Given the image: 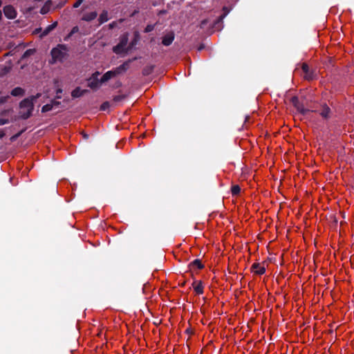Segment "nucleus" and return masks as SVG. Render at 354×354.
Returning <instances> with one entry per match:
<instances>
[{
    "instance_id": "1",
    "label": "nucleus",
    "mask_w": 354,
    "mask_h": 354,
    "mask_svg": "<svg viewBox=\"0 0 354 354\" xmlns=\"http://www.w3.org/2000/svg\"><path fill=\"white\" fill-rule=\"evenodd\" d=\"M41 96L40 93L35 95H31L29 97L24 99L19 103L20 111L19 112V118L23 120L29 118L34 109V102Z\"/></svg>"
},
{
    "instance_id": "2",
    "label": "nucleus",
    "mask_w": 354,
    "mask_h": 354,
    "mask_svg": "<svg viewBox=\"0 0 354 354\" xmlns=\"http://www.w3.org/2000/svg\"><path fill=\"white\" fill-rule=\"evenodd\" d=\"M225 15L219 16L217 18L203 19L201 21V29H203L205 35H209L216 30L222 28L223 19Z\"/></svg>"
},
{
    "instance_id": "3",
    "label": "nucleus",
    "mask_w": 354,
    "mask_h": 354,
    "mask_svg": "<svg viewBox=\"0 0 354 354\" xmlns=\"http://www.w3.org/2000/svg\"><path fill=\"white\" fill-rule=\"evenodd\" d=\"M68 48L65 44H58L50 50L51 59L49 63L55 64L57 62L62 63L68 56Z\"/></svg>"
},
{
    "instance_id": "4",
    "label": "nucleus",
    "mask_w": 354,
    "mask_h": 354,
    "mask_svg": "<svg viewBox=\"0 0 354 354\" xmlns=\"http://www.w3.org/2000/svg\"><path fill=\"white\" fill-rule=\"evenodd\" d=\"M131 61V59L125 61L119 66L106 72L101 77L100 82L104 83L113 77L124 73L129 68Z\"/></svg>"
},
{
    "instance_id": "5",
    "label": "nucleus",
    "mask_w": 354,
    "mask_h": 354,
    "mask_svg": "<svg viewBox=\"0 0 354 354\" xmlns=\"http://www.w3.org/2000/svg\"><path fill=\"white\" fill-rule=\"evenodd\" d=\"M189 274L194 279V281L192 282L194 291L196 293V295H199V281L196 279V275H198L199 273V259L194 260L189 264Z\"/></svg>"
},
{
    "instance_id": "6",
    "label": "nucleus",
    "mask_w": 354,
    "mask_h": 354,
    "mask_svg": "<svg viewBox=\"0 0 354 354\" xmlns=\"http://www.w3.org/2000/svg\"><path fill=\"white\" fill-rule=\"evenodd\" d=\"M290 102L297 109V110L303 115H306L308 113L313 112L309 109L304 108V106L299 102V99L297 96H293L290 98Z\"/></svg>"
},
{
    "instance_id": "7",
    "label": "nucleus",
    "mask_w": 354,
    "mask_h": 354,
    "mask_svg": "<svg viewBox=\"0 0 354 354\" xmlns=\"http://www.w3.org/2000/svg\"><path fill=\"white\" fill-rule=\"evenodd\" d=\"M100 75V72H95L91 77H89L88 81V86L93 90H96L98 88L100 82V80L98 79V76Z\"/></svg>"
},
{
    "instance_id": "8",
    "label": "nucleus",
    "mask_w": 354,
    "mask_h": 354,
    "mask_svg": "<svg viewBox=\"0 0 354 354\" xmlns=\"http://www.w3.org/2000/svg\"><path fill=\"white\" fill-rule=\"evenodd\" d=\"M3 13L6 17L10 19H14L17 17V11L11 5L4 6Z\"/></svg>"
},
{
    "instance_id": "9",
    "label": "nucleus",
    "mask_w": 354,
    "mask_h": 354,
    "mask_svg": "<svg viewBox=\"0 0 354 354\" xmlns=\"http://www.w3.org/2000/svg\"><path fill=\"white\" fill-rule=\"evenodd\" d=\"M315 112H318L319 114L324 118V119H329L331 115V110L330 107L326 104H324L321 106V109L319 111H315Z\"/></svg>"
},
{
    "instance_id": "10",
    "label": "nucleus",
    "mask_w": 354,
    "mask_h": 354,
    "mask_svg": "<svg viewBox=\"0 0 354 354\" xmlns=\"http://www.w3.org/2000/svg\"><path fill=\"white\" fill-rule=\"evenodd\" d=\"M175 39V34L171 31L162 37V44L165 46H170Z\"/></svg>"
},
{
    "instance_id": "11",
    "label": "nucleus",
    "mask_w": 354,
    "mask_h": 354,
    "mask_svg": "<svg viewBox=\"0 0 354 354\" xmlns=\"http://www.w3.org/2000/svg\"><path fill=\"white\" fill-rule=\"evenodd\" d=\"M251 270L257 274H263L266 272L265 266L259 263H254L251 266Z\"/></svg>"
},
{
    "instance_id": "12",
    "label": "nucleus",
    "mask_w": 354,
    "mask_h": 354,
    "mask_svg": "<svg viewBox=\"0 0 354 354\" xmlns=\"http://www.w3.org/2000/svg\"><path fill=\"white\" fill-rule=\"evenodd\" d=\"M301 70L304 72V77L307 80H311L313 79V73L310 71L309 66L306 63H302Z\"/></svg>"
},
{
    "instance_id": "13",
    "label": "nucleus",
    "mask_w": 354,
    "mask_h": 354,
    "mask_svg": "<svg viewBox=\"0 0 354 354\" xmlns=\"http://www.w3.org/2000/svg\"><path fill=\"white\" fill-rule=\"evenodd\" d=\"M97 16L96 11L86 13L83 15L82 19L85 21H91L94 20Z\"/></svg>"
},
{
    "instance_id": "14",
    "label": "nucleus",
    "mask_w": 354,
    "mask_h": 354,
    "mask_svg": "<svg viewBox=\"0 0 354 354\" xmlns=\"http://www.w3.org/2000/svg\"><path fill=\"white\" fill-rule=\"evenodd\" d=\"M128 48L122 47L119 44H118L116 46H113V51L117 55L122 54V53H127L129 51Z\"/></svg>"
},
{
    "instance_id": "15",
    "label": "nucleus",
    "mask_w": 354,
    "mask_h": 354,
    "mask_svg": "<svg viewBox=\"0 0 354 354\" xmlns=\"http://www.w3.org/2000/svg\"><path fill=\"white\" fill-rule=\"evenodd\" d=\"M57 26V22L55 21L50 25H48L42 32L41 37H45L48 35L53 30H54Z\"/></svg>"
},
{
    "instance_id": "16",
    "label": "nucleus",
    "mask_w": 354,
    "mask_h": 354,
    "mask_svg": "<svg viewBox=\"0 0 354 354\" xmlns=\"http://www.w3.org/2000/svg\"><path fill=\"white\" fill-rule=\"evenodd\" d=\"M109 19L107 10H103L98 18L99 24H102Z\"/></svg>"
},
{
    "instance_id": "17",
    "label": "nucleus",
    "mask_w": 354,
    "mask_h": 354,
    "mask_svg": "<svg viewBox=\"0 0 354 354\" xmlns=\"http://www.w3.org/2000/svg\"><path fill=\"white\" fill-rule=\"evenodd\" d=\"M52 4H53V3L50 0H48L47 1H46L44 5L40 10V13L41 15H45V14L48 13L50 9Z\"/></svg>"
},
{
    "instance_id": "18",
    "label": "nucleus",
    "mask_w": 354,
    "mask_h": 354,
    "mask_svg": "<svg viewBox=\"0 0 354 354\" xmlns=\"http://www.w3.org/2000/svg\"><path fill=\"white\" fill-rule=\"evenodd\" d=\"M10 94L12 96H23L25 94V90L21 87H15L11 91Z\"/></svg>"
},
{
    "instance_id": "19",
    "label": "nucleus",
    "mask_w": 354,
    "mask_h": 354,
    "mask_svg": "<svg viewBox=\"0 0 354 354\" xmlns=\"http://www.w3.org/2000/svg\"><path fill=\"white\" fill-rule=\"evenodd\" d=\"M128 41H129V37H128V34L127 33H125V34H123L120 37V41H119V44L120 46H122V47H125L127 46V44H128Z\"/></svg>"
},
{
    "instance_id": "20",
    "label": "nucleus",
    "mask_w": 354,
    "mask_h": 354,
    "mask_svg": "<svg viewBox=\"0 0 354 354\" xmlns=\"http://www.w3.org/2000/svg\"><path fill=\"white\" fill-rule=\"evenodd\" d=\"M154 69V66L149 65L145 66L142 70V75L145 76L149 75L152 73Z\"/></svg>"
},
{
    "instance_id": "21",
    "label": "nucleus",
    "mask_w": 354,
    "mask_h": 354,
    "mask_svg": "<svg viewBox=\"0 0 354 354\" xmlns=\"http://www.w3.org/2000/svg\"><path fill=\"white\" fill-rule=\"evenodd\" d=\"M71 96L73 97V98H77L82 97L81 88L77 86L74 90H73V91L71 92Z\"/></svg>"
},
{
    "instance_id": "22",
    "label": "nucleus",
    "mask_w": 354,
    "mask_h": 354,
    "mask_svg": "<svg viewBox=\"0 0 354 354\" xmlns=\"http://www.w3.org/2000/svg\"><path fill=\"white\" fill-rule=\"evenodd\" d=\"M231 192L233 196H237L241 192V187L238 185H234L231 187Z\"/></svg>"
},
{
    "instance_id": "23",
    "label": "nucleus",
    "mask_w": 354,
    "mask_h": 354,
    "mask_svg": "<svg viewBox=\"0 0 354 354\" xmlns=\"http://www.w3.org/2000/svg\"><path fill=\"white\" fill-rule=\"evenodd\" d=\"M35 53V49H31V48L28 49L24 53L22 57H21V59H26V58L32 55Z\"/></svg>"
},
{
    "instance_id": "24",
    "label": "nucleus",
    "mask_w": 354,
    "mask_h": 354,
    "mask_svg": "<svg viewBox=\"0 0 354 354\" xmlns=\"http://www.w3.org/2000/svg\"><path fill=\"white\" fill-rule=\"evenodd\" d=\"M79 31V28L77 26H74L68 35L64 38L65 41H67L73 35L77 32Z\"/></svg>"
},
{
    "instance_id": "25",
    "label": "nucleus",
    "mask_w": 354,
    "mask_h": 354,
    "mask_svg": "<svg viewBox=\"0 0 354 354\" xmlns=\"http://www.w3.org/2000/svg\"><path fill=\"white\" fill-rule=\"evenodd\" d=\"M138 39H139V35H138V33H136L135 35V37L133 38V39L129 44V46L128 47L129 50L131 49L135 45L137 44Z\"/></svg>"
},
{
    "instance_id": "26",
    "label": "nucleus",
    "mask_w": 354,
    "mask_h": 354,
    "mask_svg": "<svg viewBox=\"0 0 354 354\" xmlns=\"http://www.w3.org/2000/svg\"><path fill=\"white\" fill-rule=\"evenodd\" d=\"M127 97V95H125V94L118 95H115L113 97V100L115 102H120V101L124 100Z\"/></svg>"
},
{
    "instance_id": "27",
    "label": "nucleus",
    "mask_w": 354,
    "mask_h": 354,
    "mask_svg": "<svg viewBox=\"0 0 354 354\" xmlns=\"http://www.w3.org/2000/svg\"><path fill=\"white\" fill-rule=\"evenodd\" d=\"M53 109V104H47L42 106L41 108V112L42 113H46Z\"/></svg>"
},
{
    "instance_id": "28",
    "label": "nucleus",
    "mask_w": 354,
    "mask_h": 354,
    "mask_svg": "<svg viewBox=\"0 0 354 354\" xmlns=\"http://www.w3.org/2000/svg\"><path fill=\"white\" fill-rule=\"evenodd\" d=\"M109 107H110L109 102L106 101L101 104L100 109V111H106V110L109 109Z\"/></svg>"
},
{
    "instance_id": "29",
    "label": "nucleus",
    "mask_w": 354,
    "mask_h": 354,
    "mask_svg": "<svg viewBox=\"0 0 354 354\" xmlns=\"http://www.w3.org/2000/svg\"><path fill=\"white\" fill-rule=\"evenodd\" d=\"M154 25H152V24H148L145 30H144V32H146V33H148V32H151L153 29H154Z\"/></svg>"
},
{
    "instance_id": "30",
    "label": "nucleus",
    "mask_w": 354,
    "mask_h": 354,
    "mask_svg": "<svg viewBox=\"0 0 354 354\" xmlns=\"http://www.w3.org/2000/svg\"><path fill=\"white\" fill-rule=\"evenodd\" d=\"M25 131V129H23L21 131H20L19 132H18L17 133H16L15 135L12 136L11 138H10V140L11 141H15L17 138H18Z\"/></svg>"
},
{
    "instance_id": "31",
    "label": "nucleus",
    "mask_w": 354,
    "mask_h": 354,
    "mask_svg": "<svg viewBox=\"0 0 354 354\" xmlns=\"http://www.w3.org/2000/svg\"><path fill=\"white\" fill-rule=\"evenodd\" d=\"M63 92V90L62 88H59L56 90V95H55V99H61L62 98V96L60 95V94Z\"/></svg>"
},
{
    "instance_id": "32",
    "label": "nucleus",
    "mask_w": 354,
    "mask_h": 354,
    "mask_svg": "<svg viewBox=\"0 0 354 354\" xmlns=\"http://www.w3.org/2000/svg\"><path fill=\"white\" fill-rule=\"evenodd\" d=\"M8 123H9L8 119L0 118V126L4 125V124H6Z\"/></svg>"
},
{
    "instance_id": "33",
    "label": "nucleus",
    "mask_w": 354,
    "mask_h": 354,
    "mask_svg": "<svg viewBox=\"0 0 354 354\" xmlns=\"http://www.w3.org/2000/svg\"><path fill=\"white\" fill-rule=\"evenodd\" d=\"M50 104H53V106H57L61 104V102H59V101L55 100H55L51 101Z\"/></svg>"
},
{
    "instance_id": "34",
    "label": "nucleus",
    "mask_w": 354,
    "mask_h": 354,
    "mask_svg": "<svg viewBox=\"0 0 354 354\" xmlns=\"http://www.w3.org/2000/svg\"><path fill=\"white\" fill-rule=\"evenodd\" d=\"M83 2V0H77L73 5V8H78L81 4Z\"/></svg>"
},
{
    "instance_id": "35",
    "label": "nucleus",
    "mask_w": 354,
    "mask_h": 354,
    "mask_svg": "<svg viewBox=\"0 0 354 354\" xmlns=\"http://www.w3.org/2000/svg\"><path fill=\"white\" fill-rule=\"evenodd\" d=\"M185 331L187 334H194V330L193 328H192L191 327L187 328Z\"/></svg>"
},
{
    "instance_id": "36",
    "label": "nucleus",
    "mask_w": 354,
    "mask_h": 354,
    "mask_svg": "<svg viewBox=\"0 0 354 354\" xmlns=\"http://www.w3.org/2000/svg\"><path fill=\"white\" fill-rule=\"evenodd\" d=\"M5 136V133L3 130L0 129V139L3 138Z\"/></svg>"
},
{
    "instance_id": "37",
    "label": "nucleus",
    "mask_w": 354,
    "mask_h": 354,
    "mask_svg": "<svg viewBox=\"0 0 354 354\" xmlns=\"http://www.w3.org/2000/svg\"><path fill=\"white\" fill-rule=\"evenodd\" d=\"M115 21H113L112 23H111V24H109V28H113L115 27Z\"/></svg>"
},
{
    "instance_id": "38",
    "label": "nucleus",
    "mask_w": 354,
    "mask_h": 354,
    "mask_svg": "<svg viewBox=\"0 0 354 354\" xmlns=\"http://www.w3.org/2000/svg\"><path fill=\"white\" fill-rule=\"evenodd\" d=\"M88 92V90L86 89H82V96L84 95L85 93H87Z\"/></svg>"
},
{
    "instance_id": "39",
    "label": "nucleus",
    "mask_w": 354,
    "mask_h": 354,
    "mask_svg": "<svg viewBox=\"0 0 354 354\" xmlns=\"http://www.w3.org/2000/svg\"><path fill=\"white\" fill-rule=\"evenodd\" d=\"M1 19H2V12H1V11L0 10V21L1 20Z\"/></svg>"
},
{
    "instance_id": "40",
    "label": "nucleus",
    "mask_w": 354,
    "mask_h": 354,
    "mask_svg": "<svg viewBox=\"0 0 354 354\" xmlns=\"http://www.w3.org/2000/svg\"><path fill=\"white\" fill-rule=\"evenodd\" d=\"M200 48H201V50H202L203 48H204V46H203L202 44H201Z\"/></svg>"
},
{
    "instance_id": "41",
    "label": "nucleus",
    "mask_w": 354,
    "mask_h": 354,
    "mask_svg": "<svg viewBox=\"0 0 354 354\" xmlns=\"http://www.w3.org/2000/svg\"><path fill=\"white\" fill-rule=\"evenodd\" d=\"M191 74V72H190V68H188V75H189Z\"/></svg>"
},
{
    "instance_id": "42",
    "label": "nucleus",
    "mask_w": 354,
    "mask_h": 354,
    "mask_svg": "<svg viewBox=\"0 0 354 354\" xmlns=\"http://www.w3.org/2000/svg\"><path fill=\"white\" fill-rule=\"evenodd\" d=\"M203 267V265H202V263H201V266H200L201 269H202Z\"/></svg>"
},
{
    "instance_id": "43",
    "label": "nucleus",
    "mask_w": 354,
    "mask_h": 354,
    "mask_svg": "<svg viewBox=\"0 0 354 354\" xmlns=\"http://www.w3.org/2000/svg\"><path fill=\"white\" fill-rule=\"evenodd\" d=\"M39 30H41V28L36 29V31H37V32H39Z\"/></svg>"
},
{
    "instance_id": "44",
    "label": "nucleus",
    "mask_w": 354,
    "mask_h": 354,
    "mask_svg": "<svg viewBox=\"0 0 354 354\" xmlns=\"http://www.w3.org/2000/svg\"><path fill=\"white\" fill-rule=\"evenodd\" d=\"M121 86V83L118 82V85L117 86Z\"/></svg>"
},
{
    "instance_id": "45",
    "label": "nucleus",
    "mask_w": 354,
    "mask_h": 354,
    "mask_svg": "<svg viewBox=\"0 0 354 354\" xmlns=\"http://www.w3.org/2000/svg\"><path fill=\"white\" fill-rule=\"evenodd\" d=\"M2 5V1L0 0V7Z\"/></svg>"
}]
</instances>
